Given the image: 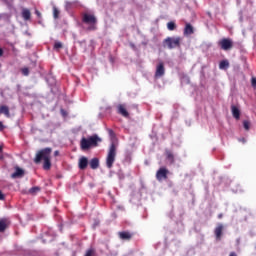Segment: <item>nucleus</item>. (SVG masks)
<instances>
[{
    "mask_svg": "<svg viewBox=\"0 0 256 256\" xmlns=\"http://www.w3.org/2000/svg\"><path fill=\"white\" fill-rule=\"evenodd\" d=\"M51 153H53V149L51 148H43L39 150L34 158V163H36V165H39L41 161H44L43 169L45 171H49V169H51Z\"/></svg>",
    "mask_w": 256,
    "mask_h": 256,
    "instance_id": "1",
    "label": "nucleus"
},
{
    "mask_svg": "<svg viewBox=\"0 0 256 256\" xmlns=\"http://www.w3.org/2000/svg\"><path fill=\"white\" fill-rule=\"evenodd\" d=\"M98 143H101V138L95 134L88 138L83 137L80 141V147L82 151H87L88 149H91V147H97Z\"/></svg>",
    "mask_w": 256,
    "mask_h": 256,
    "instance_id": "2",
    "label": "nucleus"
},
{
    "mask_svg": "<svg viewBox=\"0 0 256 256\" xmlns=\"http://www.w3.org/2000/svg\"><path fill=\"white\" fill-rule=\"evenodd\" d=\"M82 23L90 25L88 27V31H95V29H97V17H95L93 14L84 13L82 15Z\"/></svg>",
    "mask_w": 256,
    "mask_h": 256,
    "instance_id": "3",
    "label": "nucleus"
},
{
    "mask_svg": "<svg viewBox=\"0 0 256 256\" xmlns=\"http://www.w3.org/2000/svg\"><path fill=\"white\" fill-rule=\"evenodd\" d=\"M117 157V147L115 144H111L108 150V154L106 157V167L108 169L113 168V163H115V158Z\"/></svg>",
    "mask_w": 256,
    "mask_h": 256,
    "instance_id": "4",
    "label": "nucleus"
},
{
    "mask_svg": "<svg viewBox=\"0 0 256 256\" xmlns=\"http://www.w3.org/2000/svg\"><path fill=\"white\" fill-rule=\"evenodd\" d=\"M163 47L167 49H177V47H181V37H167L163 41Z\"/></svg>",
    "mask_w": 256,
    "mask_h": 256,
    "instance_id": "5",
    "label": "nucleus"
},
{
    "mask_svg": "<svg viewBox=\"0 0 256 256\" xmlns=\"http://www.w3.org/2000/svg\"><path fill=\"white\" fill-rule=\"evenodd\" d=\"M218 45L223 51H230V49H233V40L231 38H223L218 42Z\"/></svg>",
    "mask_w": 256,
    "mask_h": 256,
    "instance_id": "6",
    "label": "nucleus"
},
{
    "mask_svg": "<svg viewBox=\"0 0 256 256\" xmlns=\"http://www.w3.org/2000/svg\"><path fill=\"white\" fill-rule=\"evenodd\" d=\"M168 175L169 169H167L166 167H161L156 172V179L157 181H163L165 179H168Z\"/></svg>",
    "mask_w": 256,
    "mask_h": 256,
    "instance_id": "7",
    "label": "nucleus"
},
{
    "mask_svg": "<svg viewBox=\"0 0 256 256\" xmlns=\"http://www.w3.org/2000/svg\"><path fill=\"white\" fill-rule=\"evenodd\" d=\"M11 225V220L9 218H1L0 219V233H5L9 226Z\"/></svg>",
    "mask_w": 256,
    "mask_h": 256,
    "instance_id": "8",
    "label": "nucleus"
},
{
    "mask_svg": "<svg viewBox=\"0 0 256 256\" xmlns=\"http://www.w3.org/2000/svg\"><path fill=\"white\" fill-rule=\"evenodd\" d=\"M163 75H165V65L163 62H160L156 67L155 78L159 79L160 77H163Z\"/></svg>",
    "mask_w": 256,
    "mask_h": 256,
    "instance_id": "9",
    "label": "nucleus"
},
{
    "mask_svg": "<svg viewBox=\"0 0 256 256\" xmlns=\"http://www.w3.org/2000/svg\"><path fill=\"white\" fill-rule=\"evenodd\" d=\"M117 111L119 113V115H122V117H129V112L127 111V105L125 104H119L117 106Z\"/></svg>",
    "mask_w": 256,
    "mask_h": 256,
    "instance_id": "10",
    "label": "nucleus"
},
{
    "mask_svg": "<svg viewBox=\"0 0 256 256\" xmlns=\"http://www.w3.org/2000/svg\"><path fill=\"white\" fill-rule=\"evenodd\" d=\"M223 229H225L223 224H218L214 230L215 237L218 241H221V237L223 236Z\"/></svg>",
    "mask_w": 256,
    "mask_h": 256,
    "instance_id": "11",
    "label": "nucleus"
},
{
    "mask_svg": "<svg viewBox=\"0 0 256 256\" xmlns=\"http://www.w3.org/2000/svg\"><path fill=\"white\" fill-rule=\"evenodd\" d=\"M118 236L122 241H131L133 239V233L127 231L119 232Z\"/></svg>",
    "mask_w": 256,
    "mask_h": 256,
    "instance_id": "12",
    "label": "nucleus"
},
{
    "mask_svg": "<svg viewBox=\"0 0 256 256\" xmlns=\"http://www.w3.org/2000/svg\"><path fill=\"white\" fill-rule=\"evenodd\" d=\"M231 111H232V116L234 117V119L239 121V119H241V110H239V108L237 106L232 105Z\"/></svg>",
    "mask_w": 256,
    "mask_h": 256,
    "instance_id": "13",
    "label": "nucleus"
},
{
    "mask_svg": "<svg viewBox=\"0 0 256 256\" xmlns=\"http://www.w3.org/2000/svg\"><path fill=\"white\" fill-rule=\"evenodd\" d=\"M87 165H89V160L87 159V157L83 156L79 159V169H81L82 171L87 169Z\"/></svg>",
    "mask_w": 256,
    "mask_h": 256,
    "instance_id": "14",
    "label": "nucleus"
},
{
    "mask_svg": "<svg viewBox=\"0 0 256 256\" xmlns=\"http://www.w3.org/2000/svg\"><path fill=\"white\" fill-rule=\"evenodd\" d=\"M23 175H25V171L19 167H16V170L11 174V177L12 179H17V177H23Z\"/></svg>",
    "mask_w": 256,
    "mask_h": 256,
    "instance_id": "15",
    "label": "nucleus"
},
{
    "mask_svg": "<svg viewBox=\"0 0 256 256\" xmlns=\"http://www.w3.org/2000/svg\"><path fill=\"white\" fill-rule=\"evenodd\" d=\"M195 33V29L189 23H186L184 28V35H193Z\"/></svg>",
    "mask_w": 256,
    "mask_h": 256,
    "instance_id": "16",
    "label": "nucleus"
},
{
    "mask_svg": "<svg viewBox=\"0 0 256 256\" xmlns=\"http://www.w3.org/2000/svg\"><path fill=\"white\" fill-rule=\"evenodd\" d=\"M0 115H5V117H11V112H9V107L6 105L0 106Z\"/></svg>",
    "mask_w": 256,
    "mask_h": 256,
    "instance_id": "17",
    "label": "nucleus"
},
{
    "mask_svg": "<svg viewBox=\"0 0 256 256\" xmlns=\"http://www.w3.org/2000/svg\"><path fill=\"white\" fill-rule=\"evenodd\" d=\"M22 17L24 21H29V19H31V11L27 8H24L22 10Z\"/></svg>",
    "mask_w": 256,
    "mask_h": 256,
    "instance_id": "18",
    "label": "nucleus"
},
{
    "mask_svg": "<svg viewBox=\"0 0 256 256\" xmlns=\"http://www.w3.org/2000/svg\"><path fill=\"white\" fill-rule=\"evenodd\" d=\"M219 69H222V70H227V69H229V60H222V61L219 63Z\"/></svg>",
    "mask_w": 256,
    "mask_h": 256,
    "instance_id": "19",
    "label": "nucleus"
},
{
    "mask_svg": "<svg viewBox=\"0 0 256 256\" xmlns=\"http://www.w3.org/2000/svg\"><path fill=\"white\" fill-rule=\"evenodd\" d=\"M166 159H168L171 164L175 163V156L173 155V152L169 150L166 151Z\"/></svg>",
    "mask_w": 256,
    "mask_h": 256,
    "instance_id": "20",
    "label": "nucleus"
},
{
    "mask_svg": "<svg viewBox=\"0 0 256 256\" xmlns=\"http://www.w3.org/2000/svg\"><path fill=\"white\" fill-rule=\"evenodd\" d=\"M90 167H91V169H98L99 168V159L93 158L90 161Z\"/></svg>",
    "mask_w": 256,
    "mask_h": 256,
    "instance_id": "21",
    "label": "nucleus"
},
{
    "mask_svg": "<svg viewBox=\"0 0 256 256\" xmlns=\"http://www.w3.org/2000/svg\"><path fill=\"white\" fill-rule=\"evenodd\" d=\"M39 191H41V187H39V186H34V187H32V188H30V189L28 190V193H29L30 195H35V194L39 193Z\"/></svg>",
    "mask_w": 256,
    "mask_h": 256,
    "instance_id": "22",
    "label": "nucleus"
},
{
    "mask_svg": "<svg viewBox=\"0 0 256 256\" xmlns=\"http://www.w3.org/2000/svg\"><path fill=\"white\" fill-rule=\"evenodd\" d=\"M167 29L169 31H175L177 29V24L175 22L171 21L167 23Z\"/></svg>",
    "mask_w": 256,
    "mask_h": 256,
    "instance_id": "23",
    "label": "nucleus"
},
{
    "mask_svg": "<svg viewBox=\"0 0 256 256\" xmlns=\"http://www.w3.org/2000/svg\"><path fill=\"white\" fill-rule=\"evenodd\" d=\"M96 251L95 248H89L88 250H86L84 256H95L96 255Z\"/></svg>",
    "mask_w": 256,
    "mask_h": 256,
    "instance_id": "24",
    "label": "nucleus"
},
{
    "mask_svg": "<svg viewBox=\"0 0 256 256\" xmlns=\"http://www.w3.org/2000/svg\"><path fill=\"white\" fill-rule=\"evenodd\" d=\"M243 127H244L245 131H249V129H251V122H249L248 120H244Z\"/></svg>",
    "mask_w": 256,
    "mask_h": 256,
    "instance_id": "25",
    "label": "nucleus"
},
{
    "mask_svg": "<svg viewBox=\"0 0 256 256\" xmlns=\"http://www.w3.org/2000/svg\"><path fill=\"white\" fill-rule=\"evenodd\" d=\"M54 49H56V50L63 49V43L55 42L54 43Z\"/></svg>",
    "mask_w": 256,
    "mask_h": 256,
    "instance_id": "26",
    "label": "nucleus"
},
{
    "mask_svg": "<svg viewBox=\"0 0 256 256\" xmlns=\"http://www.w3.org/2000/svg\"><path fill=\"white\" fill-rule=\"evenodd\" d=\"M22 75H24L25 77L29 76V68L24 67L21 69Z\"/></svg>",
    "mask_w": 256,
    "mask_h": 256,
    "instance_id": "27",
    "label": "nucleus"
},
{
    "mask_svg": "<svg viewBox=\"0 0 256 256\" xmlns=\"http://www.w3.org/2000/svg\"><path fill=\"white\" fill-rule=\"evenodd\" d=\"M53 15L54 19H59V10H57V8H54Z\"/></svg>",
    "mask_w": 256,
    "mask_h": 256,
    "instance_id": "28",
    "label": "nucleus"
},
{
    "mask_svg": "<svg viewBox=\"0 0 256 256\" xmlns=\"http://www.w3.org/2000/svg\"><path fill=\"white\" fill-rule=\"evenodd\" d=\"M251 83H252V87L256 89V78H252Z\"/></svg>",
    "mask_w": 256,
    "mask_h": 256,
    "instance_id": "29",
    "label": "nucleus"
},
{
    "mask_svg": "<svg viewBox=\"0 0 256 256\" xmlns=\"http://www.w3.org/2000/svg\"><path fill=\"white\" fill-rule=\"evenodd\" d=\"M5 130V125L3 124V122L0 121V131H4Z\"/></svg>",
    "mask_w": 256,
    "mask_h": 256,
    "instance_id": "30",
    "label": "nucleus"
},
{
    "mask_svg": "<svg viewBox=\"0 0 256 256\" xmlns=\"http://www.w3.org/2000/svg\"><path fill=\"white\" fill-rule=\"evenodd\" d=\"M5 199V195H3V192L0 191V201H3Z\"/></svg>",
    "mask_w": 256,
    "mask_h": 256,
    "instance_id": "31",
    "label": "nucleus"
},
{
    "mask_svg": "<svg viewBox=\"0 0 256 256\" xmlns=\"http://www.w3.org/2000/svg\"><path fill=\"white\" fill-rule=\"evenodd\" d=\"M239 141L240 143H247V140L245 138H240Z\"/></svg>",
    "mask_w": 256,
    "mask_h": 256,
    "instance_id": "32",
    "label": "nucleus"
},
{
    "mask_svg": "<svg viewBox=\"0 0 256 256\" xmlns=\"http://www.w3.org/2000/svg\"><path fill=\"white\" fill-rule=\"evenodd\" d=\"M54 157H59V150L54 151Z\"/></svg>",
    "mask_w": 256,
    "mask_h": 256,
    "instance_id": "33",
    "label": "nucleus"
},
{
    "mask_svg": "<svg viewBox=\"0 0 256 256\" xmlns=\"http://www.w3.org/2000/svg\"><path fill=\"white\" fill-rule=\"evenodd\" d=\"M35 14L37 15V17H41V12H39V10H36Z\"/></svg>",
    "mask_w": 256,
    "mask_h": 256,
    "instance_id": "34",
    "label": "nucleus"
},
{
    "mask_svg": "<svg viewBox=\"0 0 256 256\" xmlns=\"http://www.w3.org/2000/svg\"><path fill=\"white\" fill-rule=\"evenodd\" d=\"M229 256H237V253H236V252H231V253L229 254Z\"/></svg>",
    "mask_w": 256,
    "mask_h": 256,
    "instance_id": "35",
    "label": "nucleus"
},
{
    "mask_svg": "<svg viewBox=\"0 0 256 256\" xmlns=\"http://www.w3.org/2000/svg\"><path fill=\"white\" fill-rule=\"evenodd\" d=\"M0 57H3V48H0Z\"/></svg>",
    "mask_w": 256,
    "mask_h": 256,
    "instance_id": "36",
    "label": "nucleus"
},
{
    "mask_svg": "<svg viewBox=\"0 0 256 256\" xmlns=\"http://www.w3.org/2000/svg\"><path fill=\"white\" fill-rule=\"evenodd\" d=\"M218 219H223V214H219Z\"/></svg>",
    "mask_w": 256,
    "mask_h": 256,
    "instance_id": "37",
    "label": "nucleus"
},
{
    "mask_svg": "<svg viewBox=\"0 0 256 256\" xmlns=\"http://www.w3.org/2000/svg\"><path fill=\"white\" fill-rule=\"evenodd\" d=\"M0 153H3V146L0 145Z\"/></svg>",
    "mask_w": 256,
    "mask_h": 256,
    "instance_id": "38",
    "label": "nucleus"
}]
</instances>
